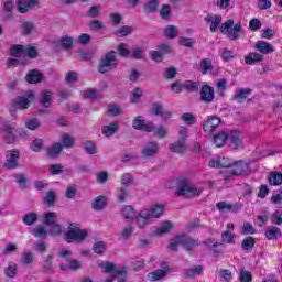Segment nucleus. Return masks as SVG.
Here are the masks:
<instances>
[{"mask_svg":"<svg viewBox=\"0 0 282 282\" xmlns=\"http://www.w3.org/2000/svg\"><path fill=\"white\" fill-rule=\"evenodd\" d=\"M219 32L225 34L229 41H239L241 34H243V28L241 23H236L234 20H227L219 26Z\"/></svg>","mask_w":282,"mask_h":282,"instance_id":"nucleus-1","label":"nucleus"},{"mask_svg":"<svg viewBox=\"0 0 282 282\" xmlns=\"http://www.w3.org/2000/svg\"><path fill=\"white\" fill-rule=\"evenodd\" d=\"M177 246H182V238L181 235L176 236L174 239L170 241V245L167 246V249L171 252H175L177 250Z\"/></svg>","mask_w":282,"mask_h":282,"instance_id":"nucleus-52","label":"nucleus"},{"mask_svg":"<svg viewBox=\"0 0 282 282\" xmlns=\"http://www.w3.org/2000/svg\"><path fill=\"white\" fill-rule=\"evenodd\" d=\"M214 144L218 148L221 149L228 142V133L221 131L218 132L217 134L214 135L213 138Z\"/></svg>","mask_w":282,"mask_h":282,"instance_id":"nucleus-22","label":"nucleus"},{"mask_svg":"<svg viewBox=\"0 0 282 282\" xmlns=\"http://www.w3.org/2000/svg\"><path fill=\"white\" fill-rule=\"evenodd\" d=\"M87 230L80 228V225L77 223H72L68 225V230L65 232V239L67 243H73L75 241L76 243H82L84 239H87Z\"/></svg>","mask_w":282,"mask_h":282,"instance_id":"nucleus-3","label":"nucleus"},{"mask_svg":"<svg viewBox=\"0 0 282 282\" xmlns=\"http://www.w3.org/2000/svg\"><path fill=\"white\" fill-rule=\"evenodd\" d=\"M39 6V0H18L17 8L20 14H25Z\"/></svg>","mask_w":282,"mask_h":282,"instance_id":"nucleus-13","label":"nucleus"},{"mask_svg":"<svg viewBox=\"0 0 282 282\" xmlns=\"http://www.w3.org/2000/svg\"><path fill=\"white\" fill-rule=\"evenodd\" d=\"M200 100L203 102H213V87L204 85L200 88Z\"/></svg>","mask_w":282,"mask_h":282,"instance_id":"nucleus-19","label":"nucleus"},{"mask_svg":"<svg viewBox=\"0 0 282 282\" xmlns=\"http://www.w3.org/2000/svg\"><path fill=\"white\" fill-rule=\"evenodd\" d=\"M229 144L237 151V149H243V139L241 138V131L239 130H231L228 133Z\"/></svg>","mask_w":282,"mask_h":282,"instance_id":"nucleus-10","label":"nucleus"},{"mask_svg":"<svg viewBox=\"0 0 282 282\" xmlns=\"http://www.w3.org/2000/svg\"><path fill=\"white\" fill-rule=\"evenodd\" d=\"M219 96L224 98L226 96V89L228 88V82L226 79H218L216 83Z\"/></svg>","mask_w":282,"mask_h":282,"instance_id":"nucleus-45","label":"nucleus"},{"mask_svg":"<svg viewBox=\"0 0 282 282\" xmlns=\"http://www.w3.org/2000/svg\"><path fill=\"white\" fill-rule=\"evenodd\" d=\"M269 184L271 186H281L282 184V173L281 172H271L268 176Z\"/></svg>","mask_w":282,"mask_h":282,"instance_id":"nucleus-25","label":"nucleus"},{"mask_svg":"<svg viewBox=\"0 0 282 282\" xmlns=\"http://www.w3.org/2000/svg\"><path fill=\"white\" fill-rule=\"evenodd\" d=\"M173 228V223H171L170 220L163 223L155 231V235H158V237H162V235H166L167 232H171Z\"/></svg>","mask_w":282,"mask_h":282,"instance_id":"nucleus-34","label":"nucleus"},{"mask_svg":"<svg viewBox=\"0 0 282 282\" xmlns=\"http://www.w3.org/2000/svg\"><path fill=\"white\" fill-rule=\"evenodd\" d=\"M83 98H86L88 100H96V98L100 97V93L98 90L89 88L82 93Z\"/></svg>","mask_w":282,"mask_h":282,"instance_id":"nucleus-41","label":"nucleus"},{"mask_svg":"<svg viewBox=\"0 0 282 282\" xmlns=\"http://www.w3.org/2000/svg\"><path fill=\"white\" fill-rule=\"evenodd\" d=\"M164 36L166 39H177L180 36V29L175 25H167L164 29Z\"/></svg>","mask_w":282,"mask_h":282,"instance_id":"nucleus-29","label":"nucleus"},{"mask_svg":"<svg viewBox=\"0 0 282 282\" xmlns=\"http://www.w3.org/2000/svg\"><path fill=\"white\" fill-rule=\"evenodd\" d=\"M132 127L137 129V131H147L148 133L155 131V126L151 122H147L142 116L134 118Z\"/></svg>","mask_w":282,"mask_h":282,"instance_id":"nucleus-9","label":"nucleus"},{"mask_svg":"<svg viewBox=\"0 0 282 282\" xmlns=\"http://www.w3.org/2000/svg\"><path fill=\"white\" fill-rule=\"evenodd\" d=\"M62 147H66V149H72L74 147V138L69 134H64L62 137Z\"/></svg>","mask_w":282,"mask_h":282,"instance_id":"nucleus-58","label":"nucleus"},{"mask_svg":"<svg viewBox=\"0 0 282 282\" xmlns=\"http://www.w3.org/2000/svg\"><path fill=\"white\" fill-rule=\"evenodd\" d=\"M184 89L187 91H199V83L187 80L183 83Z\"/></svg>","mask_w":282,"mask_h":282,"instance_id":"nucleus-53","label":"nucleus"},{"mask_svg":"<svg viewBox=\"0 0 282 282\" xmlns=\"http://www.w3.org/2000/svg\"><path fill=\"white\" fill-rule=\"evenodd\" d=\"M235 239H237V236L229 230H226L221 234V243L232 245L235 243Z\"/></svg>","mask_w":282,"mask_h":282,"instance_id":"nucleus-43","label":"nucleus"},{"mask_svg":"<svg viewBox=\"0 0 282 282\" xmlns=\"http://www.w3.org/2000/svg\"><path fill=\"white\" fill-rule=\"evenodd\" d=\"M56 213H52V212H45L44 213V225L45 226H54V224H56Z\"/></svg>","mask_w":282,"mask_h":282,"instance_id":"nucleus-42","label":"nucleus"},{"mask_svg":"<svg viewBox=\"0 0 282 282\" xmlns=\"http://www.w3.org/2000/svg\"><path fill=\"white\" fill-rule=\"evenodd\" d=\"M24 56L36 58V56H39V50H36V46L34 45L24 46Z\"/></svg>","mask_w":282,"mask_h":282,"instance_id":"nucleus-47","label":"nucleus"},{"mask_svg":"<svg viewBox=\"0 0 282 282\" xmlns=\"http://www.w3.org/2000/svg\"><path fill=\"white\" fill-rule=\"evenodd\" d=\"M261 61H263V55L259 53H249L245 57L246 65H254V63H261Z\"/></svg>","mask_w":282,"mask_h":282,"instance_id":"nucleus-28","label":"nucleus"},{"mask_svg":"<svg viewBox=\"0 0 282 282\" xmlns=\"http://www.w3.org/2000/svg\"><path fill=\"white\" fill-rule=\"evenodd\" d=\"M22 265H32L34 263V253L32 251H24L21 256Z\"/></svg>","mask_w":282,"mask_h":282,"instance_id":"nucleus-37","label":"nucleus"},{"mask_svg":"<svg viewBox=\"0 0 282 282\" xmlns=\"http://www.w3.org/2000/svg\"><path fill=\"white\" fill-rule=\"evenodd\" d=\"M25 78L26 83L36 84L43 80V74L39 73L37 70H31Z\"/></svg>","mask_w":282,"mask_h":282,"instance_id":"nucleus-33","label":"nucleus"},{"mask_svg":"<svg viewBox=\"0 0 282 282\" xmlns=\"http://www.w3.org/2000/svg\"><path fill=\"white\" fill-rule=\"evenodd\" d=\"M37 220L39 215L36 213L25 214L22 218V221L23 224H25V226H34V224H36Z\"/></svg>","mask_w":282,"mask_h":282,"instance_id":"nucleus-36","label":"nucleus"},{"mask_svg":"<svg viewBox=\"0 0 282 282\" xmlns=\"http://www.w3.org/2000/svg\"><path fill=\"white\" fill-rule=\"evenodd\" d=\"M25 127L26 129H29L30 131H36V129H39V127H41V122H39V119L33 118V119H29L25 122Z\"/></svg>","mask_w":282,"mask_h":282,"instance_id":"nucleus-54","label":"nucleus"},{"mask_svg":"<svg viewBox=\"0 0 282 282\" xmlns=\"http://www.w3.org/2000/svg\"><path fill=\"white\" fill-rule=\"evenodd\" d=\"M203 130L209 138H213V117H208L206 122L203 124Z\"/></svg>","mask_w":282,"mask_h":282,"instance_id":"nucleus-50","label":"nucleus"},{"mask_svg":"<svg viewBox=\"0 0 282 282\" xmlns=\"http://www.w3.org/2000/svg\"><path fill=\"white\" fill-rule=\"evenodd\" d=\"M181 246L184 248V250H193L194 248H197V240L188 238L186 235H181Z\"/></svg>","mask_w":282,"mask_h":282,"instance_id":"nucleus-20","label":"nucleus"},{"mask_svg":"<svg viewBox=\"0 0 282 282\" xmlns=\"http://www.w3.org/2000/svg\"><path fill=\"white\" fill-rule=\"evenodd\" d=\"M6 274L10 279H14V276H17V263L9 262L8 268L6 269Z\"/></svg>","mask_w":282,"mask_h":282,"instance_id":"nucleus-56","label":"nucleus"},{"mask_svg":"<svg viewBox=\"0 0 282 282\" xmlns=\"http://www.w3.org/2000/svg\"><path fill=\"white\" fill-rule=\"evenodd\" d=\"M58 44L64 50H72V47L74 46V39H72V36H69V35H63L59 39Z\"/></svg>","mask_w":282,"mask_h":282,"instance_id":"nucleus-35","label":"nucleus"},{"mask_svg":"<svg viewBox=\"0 0 282 282\" xmlns=\"http://www.w3.org/2000/svg\"><path fill=\"white\" fill-rule=\"evenodd\" d=\"M19 158H20L19 150L8 151L7 155H6L4 167L6 169H17L18 162H19Z\"/></svg>","mask_w":282,"mask_h":282,"instance_id":"nucleus-12","label":"nucleus"},{"mask_svg":"<svg viewBox=\"0 0 282 282\" xmlns=\"http://www.w3.org/2000/svg\"><path fill=\"white\" fill-rule=\"evenodd\" d=\"M105 206H107V197L105 196H99L93 202L94 210H102Z\"/></svg>","mask_w":282,"mask_h":282,"instance_id":"nucleus-39","label":"nucleus"},{"mask_svg":"<svg viewBox=\"0 0 282 282\" xmlns=\"http://www.w3.org/2000/svg\"><path fill=\"white\" fill-rule=\"evenodd\" d=\"M61 151H63V144L62 143H55L54 145H52L47 153L50 155V158H57V155L61 154Z\"/></svg>","mask_w":282,"mask_h":282,"instance_id":"nucleus-46","label":"nucleus"},{"mask_svg":"<svg viewBox=\"0 0 282 282\" xmlns=\"http://www.w3.org/2000/svg\"><path fill=\"white\" fill-rule=\"evenodd\" d=\"M250 94H252V90L250 88L237 89L232 95L231 100L241 104L248 98V96H250Z\"/></svg>","mask_w":282,"mask_h":282,"instance_id":"nucleus-16","label":"nucleus"},{"mask_svg":"<svg viewBox=\"0 0 282 282\" xmlns=\"http://www.w3.org/2000/svg\"><path fill=\"white\" fill-rule=\"evenodd\" d=\"M158 153H160V144H158V142H149L141 150V158L147 160L149 158L158 155Z\"/></svg>","mask_w":282,"mask_h":282,"instance_id":"nucleus-11","label":"nucleus"},{"mask_svg":"<svg viewBox=\"0 0 282 282\" xmlns=\"http://www.w3.org/2000/svg\"><path fill=\"white\" fill-rule=\"evenodd\" d=\"M135 219L138 228H144L151 224V213H149V209H141Z\"/></svg>","mask_w":282,"mask_h":282,"instance_id":"nucleus-14","label":"nucleus"},{"mask_svg":"<svg viewBox=\"0 0 282 282\" xmlns=\"http://www.w3.org/2000/svg\"><path fill=\"white\" fill-rule=\"evenodd\" d=\"M116 131H118V122H112L108 126H104L101 129V132L106 138H111V135H113Z\"/></svg>","mask_w":282,"mask_h":282,"instance_id":"nucleus-32","label":"nucleus"},{"mask_svg":"<svg viewBox=\"0 0 282 282\" xmlns=\"http://www.w3.org/2000/svg\"><path fill=\"white\" fill-rule=\"evenodd\" d=\"M221 246H224L223 242H215L213 245V256L214 257H221V254H224V248H221Z\"/></svg>","mask_w":282,"mask_h":282,"instance_id":"nucleus-59","label":"nucleus"},{"mask_svg":"<svg viewBox=\"0 0 282 282\" xmlns=\"http://www.w3.org/2000/svg\"><path fill=\"white\" fill-rule=\"evenodd\" d=\"M159 14L161 19H164L165 21H167V19H171V6L163 4L159 11Z\"/></svg>","mask_w":282,"mask_h":282,"instance_id":"nucleus-51","label":"nucleus"},{"mask_svg":"<svg viewBox=\"0 0 282 282\" xmlns=\"http://www.w3.org/2000/svg\"><path fill=\"white\" fill-rule=\"evenodd\" d=\"M118 52H119V56H123V57L131 56V51H129V47L127 46L126 43L119 44Z\"/></svg>","mask_w":282,"mask_h":282,"instance_id":"nucleus-62","label":"nucleus"},{"mask_svg":"<svg viewBox=\"0 0 282 282\" xmlns=\"http://www.w3.org/2000/svg\"><path fill=\"white\" fill-rule=\"evenodd\" d=\"M123 219H133L135 217V209L132 206H124L121 210Z\"/></svg>","mask_w":282,"mask_h":282,"instance_id":"nucleus-44","label":"nucleus"},{"mask_svg":"<svg viewBox=\"0 0 282 282\" xmlns=\"http://www.w3.org/2000/svg\"><path fill=\"white\" fill-rule=\"evenodd\" d=\"M257 230L250 223H245L242 226L241 235H254Z\"/></svg>","mask_w":282,"mask_h":282,"instance_id":"nucleus-61","label":"nucleus"},{"mask_svg":"<svg viewBox=\"0 0 282 282\" xmlns=\"http://www.w3.org/2000/svg\"><path fill=\"white\" fill-rule=\"evenodd\" d=\"M231 170V175H243L245 173H248L250 165L245 163L243 161H236L232 163V166L230 167Z\"/></svg>","mask_w":282,"mask_h":282,"instance_id":"nucleus-15","label":"nucleus"},{"mask_svg":"<svg viewBox=\"0 0 282 282\" xmlns=\"http://www.w3.org/2000/svg\"><path fill=\"white\" fill-rule=\"evenodd\" d=\"M176 186L178 188L176 192L177 197L191 199V197H199V195H202V189L188 183V180L186 178L176 181Z\"/></svg>","mask_w":282,"mask_h":282,"instance_id":"nucleus-2","label":"nucleus"},{"mask_svg":"<svg viewBox=\"0 0 282 282\" xmlns=\"http://www.w3.org/2000/svg\"><path fill=\"white\" fill-rule=\"evenodd\" d=\"M265 237L269 240L279 239V237H281V228L269 226L265 230Z\"/></svg>","mask_w":282,"mask_h":282,"instance_id":"nucleus-24","label":"nucleus"},{"mask_svg":"<svg viewBox=\"0 0 282 282\" xmlns=\"http://www.w3.org/2000/svg\"><path fill=\"white\" fill-rule=\"evenodd\" d=\"M59 257H62V259H66V261H68V267H65V264L59 265L61 270H72L73 272H76V270H80V268L83 267V264H80V261H78L76 259L69 260V258H72L70 250H67V249L61 250Z\"/></svg>","mask_w":282,"mask_h":282,"instance_id":"nucleus-7","label":"nucleus"},{"mask_svg":"<svg viewBox=\"0 0 282 282\" xmlns=\"http://www.w3.org/2000/svg\"><path fill=\"white\" fill-rule=\"evenodd\" d=\"M130 57L135 58V61H142L144 58V47L138 45L132 46Z\"/></svg>","mask_w":282,"mask_h":282,"instance_id":"nucleus-26","label":"nucleus"},{"mask_svg":"<svg viewBox=\"0 0 282 282\" xmlns=\"http://www.w3.org/2000/svg\"><path fill=\"white\" fill-rule=\"evenodd\" d=\"M214 167L216 169H230L232 166V162L228 158H218L213 162Z\"/></svg>","mask_w":282,"mask_h":282,"instance_id":"nucleus-27","label":"nucleus"},{"mask_svg":"<svg viewBox=\"0 0 282 282\" xmlns=\"http://www.w3.org/2000/svg\"><path fill=\"white\" fill-rule=\"evenodd\" d=\"M118 67V59H116V52L106 53L100 59L98 70L100 74H107V72H111V69H116Z\"/></svg>","mask_w":282,"mask_h":282,"instance_id":"nucleus-4","label":"nucleus"},{"mask_svg":"<svg viewBox=\"0 0 282 282\" xmlns=\"http://www.w3.org/2000/svg\"><path fill=\"white\" fill-rule=\"evenodd\" d=\"M254 243H257V240L254 239V237H251V236L247 237L241 242L242 250H246V251L252 250L254 248Z\"/></svg>","mask_w":282,"mask_h":282,"instance_id":"nucleus-40","label":"nucleus"},{"mask_svg":"<svg viewBox=\"0 0 282 282\" xmlns=\"http://www.w3.org/2000/svg\"><path fill=\"white\" fill-rule=\"evenodd\" d=\"M203 271H204V268H202V265H195L189 269H186L183 272V274H184V276H186V279H192L193 276H197V275L202 274Z\"/></svg>","mask_w":282,"mask_h":282,"instance_id":"nucleus-30","label":"nucleus"},{"mask_svg":"<svg viewBox=\"0 0 282 282\" xmlns=\"http://www.w3.org/2000/svg\"><path fill=\"white\" fill-rule=\"evenodd\" d=\"M254 47L258 52H260V54H272V52H274L272 44L265 41H258Z\"/></svg>","mask_w":282,"mask_h":282,"instance_id":"nucleus-18","label":"nucleus"},{"mask_svg":"<svg viewBox=\"0 0 282 282\" xmlns=\"http://www.w3.org/2000/svg\"><path fill=\"white\" fill-rule=\"evenodd\" d=\"M239 279L241 282H252V272L247 271L246 269H240Z\"/></svg>","mask_w":282,"mask_h":282,"instance_id":"nucleus-55","label":"nucleus"},{"mask_svg":"<svg viewBox=\"0 0 282 282\" xmlns=\"http://www.w3.org/2000/svg\"><path fill=\"white\" fill-rule=\"evenodd\" d=\"M158 10V0H149L148 3L143 7V12L150 14V12H155Z\"/></svg>","mask_w":282,"mask_h":282,"instance_id":"nucleus-48","label":"nucleus"},{"mask_svg":"<svg viewBox=\"0 0 282 282\" xmlns=\"http://www.w3.org/2000/svg\"><path fill=\"white\" fill-rule=\"evenodd\" d=\"M100 6H93L87 12V17H90V19H96V17H100Z\"/></svg>","mask_w":282,"mask_h":282,"instance_id":"nucleus-60","label":"nucleus"},{"mask_svg":"<svg viewBox=\"0 0 282 282\" xmlns=\"http://www.w3.org/2000/svg\"><path fill=\"white\" fill-rule=\"evenodd\" d=\"M40 105L42 107H52V91L43 90L40 93Z\"/></svg>","mask_w":282,"mask_h":282,"instance_id":"nucleus-21","label":"nucleus"},{"mask_svg":"<svg viewBox=\"0 0 282 282\" xmlns=\"http://www.w3.org/2000/svg\"><path fill=\"white\" fill-rule=\"evenodd\" d=\"M216 208H218L220 213H224V210H237V205L219 202L216 204Z\"/></svg>","mask_w":282,"mask_h":282,"instance_id":"nucleus-49","label":"nucleus"},{"mask_svg":"<svg viewBox=\"0 0 282 282\" xmlns=\"http://www.w3.org/2000/svg\"><path fill=\"white\" fill-rule=\"evenodd\" d=\"M169 149H170V151H172V153L182 154V153H186L188 145H186V140L180 139L178 141H176L174 143H170Z\"/></svg>","mask_w":282,"mask_h":282,"instance_id":"nucleus-17","label":"nucleus"},{"mask_svg":"<svg viewBox=\"0 0 282 282\" xmlns=\"http://www.w3.org/2000/svg\"><path fill=\"white\" fill-rule=\"evenodd\" d=\"M93 250L96 254H102L107 250V246L104 241H98L94 243Z\"/></svg>","mask_w":282,"mask_h":282,"instance_id":"nucleus-57","label":"nucleus"},{"mask_svg":"<svg viewBox=\"0 0 282 282\" xmlns=\"http://www.w3.org/2000/svg\"><path fill=\"white\" fill-rule=\"evenodd\" d=\"M100 268L105 274H115L118 282H127V268L116 269V264L111 262H102Z\"/></svg>","mask_w":282,"mask_h":282,"instance_id":"nucleus-5","label":"nucleus"},{"mask_svg":"<svg viewBox=\"0 0 282 282\" xmlns=\"http://www.w3.org/2000/svg\"><path fill=\"white\" fill-rule=\"evenodd\" d=\"M121 184L122 186H131L133 184V175L130 173H126L121 176Z\"/></svg>","mask_w":282,"mask_h":282,"instance_id":"nucleus-63","label":"nucleus"},{"mask_svg":"<svg viewBox=\"0 0 282 282\" xmlns=\"http://www.w3.org/2000/svg\"><path fill=\"white\" fill-rule=\"evenodd\" d=\"M152 113H154V116H161L163 120H169V118H171V112H169V110H164V107L160 104H155L153 106Z\"/></svg>","mask_w":282,"mask_h":282,"instance_id":"nucleus-23","label":"nucleus"},{"mask_svg":"<svg viewBox=\"0 0 282 282\" xmlns=\"http://www.w3.org/2000/svg\"><path fill=\"white\" fill-rule=\"evenodd\" d=\"M272 224H275L276 226H281L282 224V212L278 210L273 214L271 218Z\"/></svg>","mask_w":282,"mask_h":282,"instance_id":"nucleus-64","label":"nucleus"},{"mask_svg":"<svg viewBox=\"0 0 282 282\" xmlns=\"http://www.w3.org/2000/svg\"><path fill=\"white\" fill-rule=\"evenodd\" d=\"M34 100V93L32 90H30L26 94V97H17L13 100V109H10V115L14 116V112L17 111V109H28L30 107V104Z\"/></svg>","mask_w":282,"mask_h":282,"instance_id":"nucleus-6","label":"nucleus"},{"mask_svg":"<svg viewBox=\"0 0 282 282\" xmlns=\"http://www.w3.org/2000/svg\"><path fill=\"white\" fill-rule=\"evenodd\" d=\"M169 272H171V267L169 265L167 262H162L161 269H158L148 274V280L149 281H162V279L166 278V274H169Z\"/></svg>","mask_w":282,"mask_h":282,"instance_id":"nucleus-8","label":"nucleus"},{"mask_svg":"<svg viewBox=\"0 0 282 282\" xmlns=\"http://www.w3.org/2000/svg\"><path fill=\"white\" fill-rule=\"evenodd\" d=\"M150 219H158L159 217H162V214L164 213V205H153L150 207Z\"/></svg>","mask_w":282,"mask_h":282,"instance_id":"nucleus-31","label":"nucleus"},{"mask_svg":"<svg viewBox=\"0 0 282 282\" xmlns=\"http://www.w3.org/2000/svg\"><path fill=\"white\" fill-rule=\"evenodd\" d=\"M33 235L37 239H45L47 235H50V231H47V229L43 225H40L33 229Z\"/></svg>","mask_w":282,"mask_h":282,"instance_id":"nucleus-38","label":"nucleus"}]
</instances>
